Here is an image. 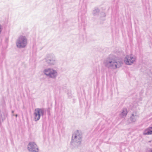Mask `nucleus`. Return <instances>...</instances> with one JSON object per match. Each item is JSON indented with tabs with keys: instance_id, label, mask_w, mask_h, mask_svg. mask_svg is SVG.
<instances>
[{
	"instance_id": "20e7f679",
	"label": "nucleus",
	"mask_w": 152,
	"mask_h": 152,
	"mask_svg": "<svg viewBox=\"0 0 152 152\" xmlns=\"http://www.w3.org/2000/svg\"><path fill=\"white\" fill-rule=\"evenodd\" d=\"M44 73L47 75L51 77H56L57 75V72L55 70L50 69H45L44 71Z\"/></svg>"
},
{
	"instance_id": "6e6552de",
	"label": "nucleus",
	"mask_w": 152,
	"mask_h": 152,
	"mask_svg": "<svg viewBox=\"0 0 152 152\" xmlns=\"http://www.w3.org/2000/svg\"><path fill=\"white\" fill-rule=\"evenodd\" d=\"M152 133L151 127H149L145 130L143 134L145 135H149L152 134Z\"/></svg>"
},
{
	"instance_id": "423d86ee",
	"label": "nucleus",
	"mask_w": 152,
	"mask_h": 152,
	"mask_svg": "<svg viewBox=\"0 0 152 152\" xmlns=\"http://www.w3.org/2000/svg\"><path fill=\"white\" fill-rule=\"evenodd\" d=\"M135 58L132 55L127 56L124 60L125 63L127 65H130L135 61Z\"/></svg>"
},
{
	"instance_id": "9d476101",
	"label": "nucleus",
	"mask_w": 152,
	"mask_h": 152,
	"mask_svg": "<svg viewBox=\"0 0 152 152\" xmlns=\"http://www.w3.org/2000/svg\"><path fill=\"white\" fill-rule=\"evenodd\" d=\"M151 152H152V149L151 150Z\"/></svg>"
},
{
	"instance_id": "39448f33",
	"label": "nucleus",
	"mask_w": 152,
	"mask_h": 152,
	"mask_svg": "<svg viewBox=\"0 0 152 152\" xmlns=\"http://www.w3.org/2000/svg\"><path fill=\"white\" fill-rule=\"evenodd\" d=\"M28 148L30 152H38V151L37 146L34 142L29 143L28 146Z\"/></svg>"
},
{
	"instance_id": "f257e3e1",
	"label": "nucleus",
	"mask_w": 152,
	"mask_h": 152,
	"mask_svg": "<svg viewBox=\"0 0 152 152\" xmlns=\"http://www.w3.org/2000/svg\"><path fill=\"white\" fill-rule=\"evenodd\" d=\"M106 66L108 67L116 69L120 66V63L117 62L115 58H109L105 63Z\"/></svg>"
},
{
	"instance_id": "0eeeda50",
	"label": "nucleus",
	"mask_w": 152,
	"mask_h": 152,
	"mask_svg": "<svg viewBox=\"0 0 152 152\" xmlns=\"http://www.w3.org/2000/svg\"><path fill=\"white\" fill-rule=\"evenodd\" d=\"M55 60L54 57L51 56L48 58L47 62L50 64H54L55 63Z\"/></svg>"
},
{
	"instance_id": "f03ea898",
	"label": "nucleus",
	"mask_w": 152,
	"mask_h": 152,
	"mask_svg": "<svg viewBox=\"0 0 152 152\" xmlns=\"http://www.w3.org/2000/svg\"><path fill=\"white\" fill-rule=\"evenodd\" d=\"M27 40L25 37L20 36L18 39L16 45L19 48H22L25 47L27 44Z\"/></svg>"
},
{
	"instance_id": "1a4fd4ad",
	"label": "nucleus",
	"mask_w": 152,
	"mask_h": 152,
	"mask_svg": "<svg viewBox=\"0 0 152 152\" xmlns=\"http://www.w3.org/2000/svg\"><path fill=\"white\" fill-rule=\"evenodd\" d=\"M127 111L126 110L123 111V112L122 113V115H126L127 114Z\"/></svg>"
},
{
	"instance_id": "7ed1b4c3",
	"label": "nucleus",
	"mask_w": 152,
	"mask_h": 152,
	"mask_svg": "<svg viewBox=\"0 0 152 152\" xmlns=\"http://www.w3.org/2000/svg\"><path fill=\"white\" fill-rule=\"evenodd\" d=\"M44 111L42 109L37 108L35 109L34 113V119L35 121L38 120L41 115L43 114Z\"/></svg>"
}]
</instances>
